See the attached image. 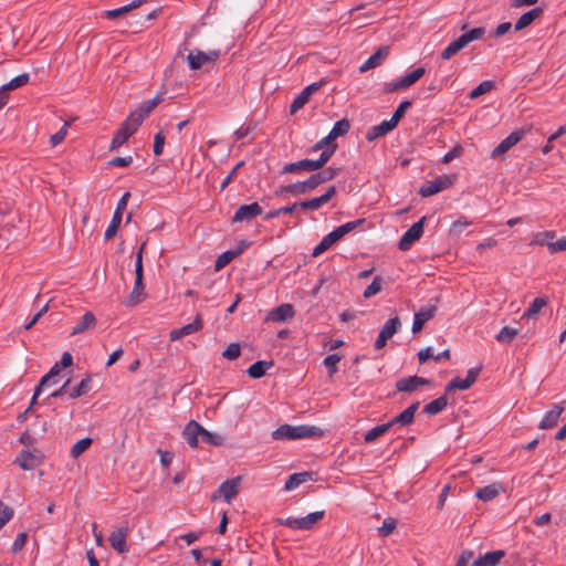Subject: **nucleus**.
Returning <instances> with one entry per match:
<instances>
[{
    "label": "nucleus",
    "instance_id": "f257e3e1",
    "mask_svg": "<svg viewBox=\"0 0 566 566\" xmlns=\"http://www.w3.org/2000/svg\"><path fill=\"white\" fill-rule=\"evenodd\" d=\"M323 430L316 426H291L285 423L280 426L272 432V438L273 440L284 441L306 438H321L323 437Z\"/></svg>",
    "mask_w": 566,
    "mask_h": 566
},
{
    "label": "nucleus",
    "instance_id": "f03ea898",
    "mask_svg": "<svg viewBox=\"0 0 566 566\" xmlns=\"http://www.w3.org/2000/svg\"><path fill=\"white\" fill-rule=\"evenodd\" d=\"M364 222V219H358L355 221L346 222L337 228H335L332 232L323 237L321 242L314 248L312 255L314 258L321 255L325 251H327L334 243L339 241L344 235L352 232L356 229L360 223Z\"/></svg>",
    "mask_w": 566,
    "mask_h": 566
},
{
    "label": "nucleus",
    "instance_id": "7ed1b4c3",
    "mask_svg": "<svg viewBox=\"0 0 566 566\" xmlns=\"http://www.w3.org/2000/svg\"><path fill=\"white\" fill-rule=\"evenodd\" d=\"M325 515V511H316L303 517H286L276 518L279 525L286 526L294 531H310L312 530Z\"/></svg>",
    "mask_w": 566,
    "mask_h": 566
},
{
    "label": "nucleus",
    "instance_id": "20e7f679",
    "mask_svg": "<svg viewBox=\"0 0 566 566\" xmlns=\"http://www.w3.org/2000/svg\"><path fill=\"white\" fill-rule=\"evenodd\" d=\"M146 243H143L136 255L135 263V283L133 291L126 300V305H136L144 300V271H143V252Z\"/></svg>",
    "mask_w": 566,
    "mask_h": 566
},
{
    "label": "nucleus",
    "instance_id": "39448f33",
    "mask_svg": "<svg viewBox=\"0 0 566 566\" xmlns=\"http://www.w3.org/2000/svg\"><path fill=\"white\" fill-rule=\"evenodd\" d=\"M453 177L449 175H441L437 178L427 181L423 184L420 188L418 193L422 198L431 197L440 191H443L452 186L453 184Z\"/></svg>",
    "mask_w": 566,
    "mask_h": 566
},
{
    "label": "nucleus",
    "instance_id": "423d86ee",
    "mask_svg": "<svg viewBox=\"0 0 566 566\" xmlns=\"http://www.w3.org/2000/svg\"><path fill=\"white\" fill-rule=\"evenodd\" d=\"M240 484L241 476H235L224 481L218 486L216 492H213L211 501H217L218 499L223 497L226 502L230 503L238 495Z\"/></svg>",
    "mask_w": 566,
    "mask_h": 566
},
{
    "label": "nucleus",
    "instance_id": "0eeeda50",
    "mask_svg": "<svg viewBox=\"0 0 566 566\" xmlns=\"http://www.w3.org/2000/svg\"><path fill=\"white\" fill-rule=\"evenodd\" d=\"M427 217H422L419 221L415 222L400 238L398 247L401 251H407L411 245L418 241L423 234V226Z\"/></svg>",
    "mask_w": 566,
    "mask_h": 566
},
{
    "label": "nucleus",
    "instance_id": "6e6552de",
    "mask_svg": "<svg viewBox=\"0 0 566 566\" xmlns=\"http://www.w3.org/2000/svg\"><path fill=\"white\" fill-rule=\"evenodd\" d=\"M482 367L470 368L467 371L465 378L455 377L451 379L446 386V392H450L454 389L468 390L476 381Z\"/></svg>",
    "mask_w": 566,
    "mask_h": 566
},
{
    "label": "nucleus",
    "instance_id": "1a4fd4ad",
    "mask_svg": "<svg viewBox=\"0 0 566 566\" xmlns=\"http://www.w3.org/2000/svg\"><path fill=\"white\" fill-rule=\"evenodd\" d=\"M401 327V322L398 316H395L392 318H389L382 328L380 329V333L378 337L375 340V348L381 349L386 346L388 339H390Z\"/></svg>",
    "mask_w": 566,
    "mask_h": 566
},
{
    "label": "nucleus",
    "instance_id": "9d476101",
    "mask_svg": "<svg viewBox=\"0 0 566 566\" xmlns=\"http://www.w3.org/2000/svg\"><path fill=\"white\" fill-rule=\"evenodd\" d=\"M326 83V80L323 78L318 82H314L306 87L303 88V91L294 98L292 102L290 109L291 113L294 114L298 109H301L310 99V97L316 93L324 84Z\"/></svg>",
    "mask_w": 566,
    "mask_h": 566
},
{
    "label": "nucleus",
    "instance_id": "9b49d317",
    "mask_svg": "<svg viewBox=\"0 0 566 566\" xmlns=\"http://www.w3.org/2000/svg\"><path fill=\"white\" fill-rule=\"evenodd\" d=\"M436 312L437 304H428L420 307V310L416 312L413 316V323L411 327L412 333H419L423 325L436 315Z\"/></svg>",
    "mask_w": 566,
    "mask_h": 566
},
{
    "label": "nucleus",
    "instance_id": "f8f14e48",
    "mask_svg": "<svg viewBox=\"0 0 566 566\" xmlns=\"http://www.w3.org/2000/svg\"><path fill=\"white\" fill-rule=\"evenodd\" d=\"M263 212L262 207L258 202H252L250 205L240 206L234 216L232 217V222H243L250 221L253 218L260 216Z\"/></svg>",
    "mask_w": 566,
    "mask_h": 566
},
{
    "label": "nucleus",
    "instance_id": "ddd939ff",
    "mask_svg": "<svg viewBox=\"0 0 566 566\" xmlns=\"http://www.w3.org/2000/svg\"><path fill=\"white\" fill-rule=\"evenodd\" d=\"M430 380L419 376H409L396 381V389L400 392H412L419 387L429 385Z\"/></svg>",
    "mask_w": 566,
    "mask_h": 566
},
{
    "label": "nucleus",
    "instance_id": "4468645a",
    "mask_svg": "<svg viewBox=\"0 0 566 566\" xmlns=\"http://www.w3.org/2000/svg\"><path fill=\"white\" fill-rule=\"evenodd\" d=\"M202 426L196 420H190L182 430V437L191 448H197L201 441Z\"/></svg>",
    "mask_w": 566,
    "mask_h": 566
},
{
    "label": "nucleus",
    "instance_id": "2eb2a0df",
    "mask_svg": "<svg viewBox=\"0 0 566 566\" xmlns=\"http://www.w3.org/2000/svg\"><path fill=\"white\" fill-rule=\"evenodd\" d=\"M523 135V130L512 132L492 150L491 157L497 158L507 153L514 145H516L522 139Z\"/></svg>",
    "mask_w": 566,
    "mask_h": 566
},
{
    "label": "nucleus",
    "instance_id": "dca6fc26",
    "mask_svg": "<svg viewBox=\"0 0 566 566\" xmlns=\"http://www.w3.org/2000/svg\"><path fill=\"white\" fill-rule=\"evenodd\" d=\"M420 402H413L408 408H406L402 412L394 417L388 423L390 428L397 426L399 428L407 427L413 422L415 413L419 408Z\"/></svg>",
    "mask_w": 566,
    "mask_h": 566
},
{
    "label": "nucleus",
    "instance_id": "f3484780",
    "mask_svg": "<svg viewBox=\"0 0 566 566\" xmlns=\"http://www.w3.org/2000/svg\"><path fill=\"white\" fill-rule=\"evenodd\" d=\"M128 527H119L109 535V544L118 554H125L128 552V546L126 545Z\"/></svg>",
    "mask_w": 566,
    "mask_h": 566
},
{
    "label": "nucleus",
    "instance_id": "a211bd4d",
    "mask_svg": "<svg viewBox=\"0 0 566 566\" xmlns=\"http://www.w3.org/2000/svg\"><path fill=\"white\" fill-rule=\"evenodd\" d=\"M295 311L292 304L284 303L269 312L266 319L275 323H282L293 318Z\"/></svg>",
    "mask_w": 566,
    "mask_h": 566
},
{
    "label": "nucleus",
    "instance_id": "6ab92c4d",
    "mask_svg": "<svg viewBox=\"0 0 566 566\" xmlns=\"http://www.w3.org/2000/svg\"><path fill=\"white\" fill-rule=\"evenodd\" d=\"M314 159H302L295 163H290L283 166L282 174H303L316 171Z\"/></svg>",
    "mask_w": 566,
    "mask_h": 566
},
{
    "label": "nucleus",
    "instance_id": "aec40b11",
    "mask_svg": "<svg viewBox=\"0 0 566 566\" xmlns=\"http://www.w3.org/2000/svg\"><path fill=\"white\" fill-rule=\"evenodd\" d=\"M389 54L388 46H380L374 54H371L360 66L359 71L361 73L367 72L382 63V61Z\"/></svg>",
    "mask_w": 566,
    "mask_h": 566
},
{
    "label": "nucleus",
    "instance_id": "412c9836",
    "mask_svg": "<svg viewBox=\"0 0 566 566\" xmlns=\"http://www.w3.org/2000/svg\"><path fill=\"white\" fill-rule=\"evenodd\" d=\"M312 191L311 186L308 185L307 179L304 181H297L294 184H290L286 186H281L276 191V196H283L284 193H291V195H305Z\"/></svg>",
    "mask_w": 566,
    "mask_h": 566
},
{
    "label": "nucleus",
    "instance_id": "4be33fe9",
    "mask_svg": "<svg viewBox=\"0 0 566 566\" xmlns=\"http://www.w3.org/2000/svg\"><path fill=\"white\" fill-rule=\"evenodd\" d=\"M504 556L505 552L502 549L488 552L473 560L470 566H496Z\"/></svg>",
    "mask_w": 566,
    "mask_h": 566
},
{
    "label": "nucleus",
    "instance_id": "5701e85b",
    "mask_svg": "<svg viewBox=\"0 0 566 566\" xmlns=\"http://www.w3.org/2000/svg\"><path fill=\"white\" fill-rule=\"evenodd\" d=\"M544 10L541 7L531 9L523 13L514 24L515 31H521L532 24L537 18L543 14Z\"/></svg>",
    "mask_w": 566,
    "mask_h": 566
},
{
    "label": "nucleus",
    "instance_id": "b1692460",
    "mask_svg": "<svg viewBox=\"0 0 566 566\" xmlns=\"http://www.w3.org/2000/svg\"><path fill=\"white\" fill-rule=\"evenodd\" d=\"M40 462V458L28 450H22L14 461L22 470L27 471L35 469Z\"/></svg>",
    "mask_w": 566,
    "mask_h": 566
},
{
    "label": "nucleus",
    "instance_id": "393cba45",
    "mask_svg": "<svg viewBox=\"0 0 566 566\" xmlns=\"http://www.w3.org/2000/svg\"><path fill=\"white\" fill-rule=\"evenodd\" d=\"M564 411L563 405H554L551 410H548L539 422L541 429H551L557 424V421L560 415Z\"/></svg>",
    "mask_w": 566,
    "mask_h": 566
},
{
    "label": "nucleus",
    "instance_id": "a878e982",
    "mask_svg": "<svg viewBox=\"0 0 566 566\" xmlns=\"http://www.w3.org/2000/svg\"><path fill=\"white\" fill-rule=\"evenodd\" d=\"M395 127L396 125L390 119L382 120L379 125L373 126L368 129L366 134V139L368 142H373L378 137L385 136Z\"/></svg>",
    "mask_w": 566,
    "mask_h": 566
},
{
    "label": "nucleus",
    "instance_id": "bb28decb",
    "mask_svg": "<svg viewBox=\"0 0 566 566\" xmlns=\"http://www.w3.org/2000/svg\"><path fill=\"white\" fill-rule=\"evenodd\" d=\"M312 479H313L312 472L304 471V472L293 473L287 478L285 485H284V490L285 491L295 490L301 484H303L307 481H311Z\"/></svg>",
    "mask_w": 566,
    "mask_h": 566
},
{
    "label": "nucleus",
    "instance_id": "cd10ccee",
    "mask_svg": "<svg viewBox=\"0 0 566 566\" xmlns=\"http://www.w3.org/2000/svg\"><path fill=\"white\" fill-rule=\"evenodd\" d=\"M96 324V317L92 312H86L82 318L74 325L71 331V335L82 334L85 331L94 327Z\"/></svg>",
    "mask_w": 566,
    "mask_h": 566
},
{
    "label": "nucleus",
    "instance_id": "c85d7f7f",
    "mask_svg": "<svg viewBox=\"0 0 566 566\" xmlns=\"http://www.w3.org/2000/svg\"><path fill=\"white\" fill-rule=\"evenodd\" d=\"M133 134L134 132L130 128L122 124L111 142L109 149L115 150L118 147L123 146Z\"/></svg>",
    "mask_w": 566,
    "mask_h": 566
},
{
    "label": "nucleus",
    "instance_id": "c756f323",
    "mask_svg": "<svg viewBox=\"0 0 566 566\" xmlns=\"http://www.w3.org/2000/svg\"><path fill=\"white\" fill-rule=\"evenodd\" d=\"M501 486L497 483H492L490 485H486L484 488L479 489L475 492V496L483 501L489 502L495 499L500 494Z\"/></svg>",
    "mask_w": 566,
    "mask_h": 566
},
{
    "label": "nucleus",
    "instance_id": "7c9ffc66",
    "mask_svg": "<svg viewBox=\"0 0 566 566\" xmlns=\"http://www.w3.org/2000/svg\"><path fill=\"white\" fill-rule=\"evenodd\" d=\"M273 366V361L258 360L248 368V375L253 379L263 377L268 369Z\"/></svg>",
    "mask_w": 566,
    "mask_h": 566
},
{
    "label": "nucleus",
    "instance_id": "2f4dec72",
    "mask_svg": "<svg viewBox=\"0 0 566 566\" xmlns=\"http://www.w3.org/2000/svg\"><path fill=\"white\" fill-rule=\"evenodd\" d=\"M92 390V377L87 375L83 378L77 386H75L72 390L69 391V397L71 399H76L81 396L86 395Z\"/></svg>",
    "mask_w": 566,
    "mask_h": 566
},
{
    "label": "nucleus",
    "instance_id": "473e14b6",
    "mask_svg": "<svg viewBox=\"0 0 566 566\" xmlns=\"http://www.w3.org/2000/svg\"><path fill=\"white\" fill-rule=\"evenodd\" d=\"M448 405V399L446 396H440L437 399L428 402L424 408L423 412L430 416L437 415L441 412Z\"/></svg>",
    "mask_w": 566,
    "mask_h": 566
},
{
    "label": "nucleus",
    "instance_id": "72a5a7b5",
    "mask_svg": "<svg viewBox=\"0 0 566 566\" xmlns=\"http://www.w3.org/2000/svg\"><path fill=\"white\" fill-rule=\"evenodd\" d=\"M161 101V96L156 95L154 98L142 103L134 112L145 119Z\"/></svg>",
    "mask_w": 566,
    "mask_h": 566
},
{
    "label": "nucleus",
    "instance_id": "f704fd0d",
    "mask_svg": "<svg viewBox=\"0 0 566 566\" xmlns=\"http://www.w3.org/2000/svg\"><path fill=\"white\" fill-rule=\"evenodd\" d=\"M350 129V123L347 118H343L340 120H337L333 128L331 129V132L328 133L329 134V138L331 139H336L340 136H344L348 133V130Z\"/></svg>",
    "mask_w": 566,
    "mask_h": 566
},
{
    "label": "nucleus",
    "instance_id": "c9c22d12",
    "mask_svg": "<svg viewBox=\"0 0 566 566\" xmlns=\"http://www.w3.org/2000/svg\"><path fill=\"white\" fill-rule=\"evenodd\" d=\"M390 424L388 422L376 426L364 434L365 442H374L376 439L385 434L387 431H389Z\"/></svg>",
    "mask_w": 566,
    "mask_h": 566
},
{
    "label": "nucleus",
    "instance_id": "e433bc0d",
    "mask_svg": "<svg viewBox=\"0 0 566 566\" xmlns=\"http://www.w3.org/2000/svg\"><path fill=\"white\" fill-rule=\"evenodd\" d=\"M187 61L191 70H199L202 65L207 63L206 52H190L187 56Z\"/></svg>",
    "mask_w": 566,
    "mask_h": 566
},
{
    "label": "nucleus",
    "instance_id": "4c0bfd02",
    "mask_svg": "<svg viewBox=\"0 0 566 566\" xmlns=\"http://www.w3.org/2000/svg\"><path fill=\"white\" fill-rule=\"evenodd\" d=\"M331 176L329 172H326L325 169L321 170V171H317L313 175H311L308 178H307V181H308V185L311 186L312 188V191L314 189H316L319 185L324 184V182H327V181H331Z\"/></svg>",
    "mask_w": 566,
    "mask_h": 566
},
{
    "label": "nucleus",
    "instance_id": "58836bf2",
    "mask_svg": "<svg viewBox=\"0 0 566 566\" xmlns=\"http://www.w3.org/2000/svg\"><path fill=\"white\" fill-rule=\"evenodd\" d=\"M517 334L518 331L516 328L504 326L495 336V339L500 343L511 344Z\"/></svg>",
    "mask_w": 566,
    "mask_h": 566
},
{
    "label": "nucleus",
    "instance_id": "ea45409f",
    "mask_svg": "<svg viewBox=\"0 0 566 566\" xmlns=\"http://www.w3.org/2000/svg\"><path fill=\"white\" fill-rule=\"evenodd\" d=\"M223 441H224V438L222 436H220L218 433L210 432L202 427L201 442L210 444V446L219 447V446L223 444Z\"/></svg>",
    "mask_w": 566,
    "mask_h": 566
},
{
    "label": "nucleus",
    "instance_id": "a19ab883",
    "mask_svg": "<svg viewBox=\"0 0 566 566\" xmlns=\"http://www.w3.org/2000/svg\"><path fill=\"white\" fill-rule=\"evenodd\" d=\"M122 219H123V214H120V212H114L112 220L104 233L105 240H109L116 234V232L120 226Z\"/></svg>",
    "mask_w": 566,
    "mask_h": 566
},
{
    "label": "nucleus",
    "instance_id": "79ce46f5",
    "mask_svg": "<svg viewBox=\"0 0 566 566\" xmlns=\"http://www.w3.org/2000/svg\"><path fill=\"white\" fill-rule=\"evenodd\" d=\"M546 304H547V301L544 297H536L530 304L528 308L523 314V317H527V318L534 317L535 315H537L541 312V310L544 306H546Z\"/></svg>",
    "mask_w": 566,
    "mask_h": 566
},
{
    "label": "nucleus",
    "instance_id": "37998d69",
    "mask_svg": "<svg viewBox=\"0 0 566 566\" xmlns=\"http://www.w3.org/2000/svg\"><path fill=\"white\" fill-rule=\"evenodd\" d=\"M29 78L30 76L28 73L20 74L13 77L11 81H9L7 84L2 85L1 91H11L21 87L29 82Z\"/></svg>",
    "mask_w": 566,
    "mask_h": 566
},
{
    "label": "nucleus",
    "instance_id": "c03bdc74",
    "mask_svg": "<svg viewBox=\"0 0 566 566\" xmlns=\"http://www.w3.org/2000/svg\"><path fill=\"white\" fill-rule=\"evenodd\" d=\"M92 442L93 440L88 437L77 441L71 449V457L74 459L78 458L91 447Z\"/></svg>",
    "mask_w": 566,
    "mask_h": 566
},
{
    "label": "nucleus",
    "instance_id": "a18cd8bd",
    "mask_svg": "<svg viewBox=\"0 0 566 566\" xmlns=\"http://www.w3.org/2000/svg\"><path fill=\"white\" fill-rule=\"evenodd\" d=\"M493 87H494V82L493 81H489V80L488 81H483L475 88H473L470 92L469 97L471 99L478 98L479 96L490 92Z\"/></svg>",
    "mask_w": 566,
    "mask_h": 566
},
{
    "label": "nucleus",
    "instance_id": "49530a36",
    "mask_svg": "<svg viewBox=\"0 0 566 566\" xmlns=\"http://www.w3.org/2000/svg\"><path fill=\"white\" fill-rule=\"evenodd\" d=\"M203 327V322L200 315H197L196 318L185 326L180 327L182 336L191 335L199 332Z\"/></svg>",
    "mask_w": 566,
    "mask_h": 566
},
{
    "label": "nucleus",
    "instance_id": "de8ad7c7",
    "mask_svg": "<svg viewBox=\"0 0 566 566\" xmlns=\"http://www.w3.org/2000/svg\"><path fill=\"white\" fill-rule=\"evenodd\" d=\"M336 149H337V146H331L328 148L322 149L319 157L314 160V164L316 165L317 170L323 168L326 165V163L335 154Z\"/></svg>",
    "mask_w": 566,
    "mask_h": 566
},
{
    "label": "nucleus",
    "instance_id": "09e8293b",
    "mask_svg": "<svg viewBox=\"0 0 566 566\" xmlns=\"http://www.w3.org/2000/svg\"><path fill=\"white\" fill-rule=\"evenodd\" d=\"M235 258H237L235 252H233L232 249L224 251L217 258L216 263H214V269L217 271L223 269Z\"/></svg>",
    "mask_w": 566,
    "mask_h": 566
},
{
    "label": "nucleus",
    "instance_id": "8fccbe9b",
    "mask_svg": "<svg viewBox=\"0 0 566 566\" xmlns=\"http://www.w3.org/2000/svg\"><path fill=\"white\" fill-rule=\"evenodd\" d=\"M382 289V279L380 276L374 277L373 282L365 289L364 297L370 298L371 296L378 294Z\"/></svg>",
    "mask_w": 566,
    "mask_h": 566
},
{
    "label": "nucleus",
    "instance_id": "3c124183",
    "mask_svg": "<svg viewBox=\"0 0 566 566\" xmlns=\"http://www.w3.org/2000/svg\"><path fill=\"white\" fill-rule=\"evenodd\" d=\"M342 357L338 354H331L324 358V366L327 368L329 376H333L337 373V364L340 361Z\"/></svg>",
    "mask_w": 566,
    "mask_h": 566
},
{
    "label": "nucleus",
    "instance_id": "603ef678",
    "mask_svg": "<svg viewBox=\"0 0 566 566\" xmlns=\"http://www.w3.org/2000/svg\"><path fill=\"white\" fill-rule=\"evenodd\" d=\"M555 237L556 233L554 231L539 232L535 235L533 243L538 245H546L548 248L549 243H554Z\"/></svg>",
    "mask_w": 566,
    "mask_h": 566
},
{
    "label": "nucleus",
    "instance_id": "864d4df0",
    "mask_svg": "<svg viewBox=\"0 0 566 566\" xmlns=\"http://www.w3.org/2000/svg\"><path fill=\"white\" fill-rule=\"evenodd\" d=\"M412 103L410 101H402L396 111L394 112L390 120L397 126L399 120L403 117L405 113L408 108H410Z\"/></svg>",
    "mask_w": 566,
    "mask_h": 566
},
{
    "label": "nucleus",
    "instance_id": "5fc2aeb1",
    "mask_svg": "<svg viewBox=\"0 0 566 566\" xmlns=\"http://www.w3.org/2000/svg\"><path fill=\"white\" fill-rule=\"evenodd\" d=\"M300 209L304 210H318L322 206H324L322 199L319 197L302 200L297 202Z\"/></svg>",
    "mask_w": 566,
    "mask_h": 566
},
{
    "label": "nucleus",
    "instance_id": "6e6d98bb",
    "mask_svg": "<svg viewBox=\"0 0 566 566\" xmlns=\"http://www.w3.org/2000/svg\"><path fill=\"white\" fill-rule=\"evenodd\" d=\"M240 345L237 343H231L222 353V357L229 360H234L240 356Z\"/></svg>",
    "mask_w": 566,
    "mask_h": 566
},
{
    "label": "nucleus",
    "instance_id": "4d7b16f0",
    "mask_svg": "<svg viewBox=\"0 0 566 566\" xmlns=\"http://www.w3.org/2000/svg\"><path fill=\"white\" fill-rule=\"evenodd\" d=\"M143 120L144 118L136 114V112H132L123 124L135 133L142 125Z\"/></svg>",
    "mask_w": 566,
    "mask_h": 566
},
{
    "label": "nucleus",
    "instance_id": "13d9d810",
    "mask_svg": "<svg viewBox=\"0 0 566 566\" xmlns=\"http://www.w3.org/2000/svg\"><path fill=\"white\" fill-rule=\"evenodd\" d=\"M13 510L0 501V530L12 518Z\"/></svg>",
    "mask_w": 566,
    "mask_h": 566
},
{
    "label": "nucleus",
    "instance_id": "bf43d9fd",
    "mask_svg": "<svg viewBox=\"0 0 566 566\" xmlns=\"http://www.w3.org/2000/svg\"><path fill=\"white\" fill-rule=\"evenodd\" d=\"M459 51H461L460 44H458L457 39L453 40L449 45L441 52L442 60H449L453 55H455Z\"/></svg>",
    "mask_w": 566,
    "mask_h": 566
},
{
    "label": "nucleus",
    "instance_id": "052dcab7",
    "mask_svg": "<svg viewBox=\"0 0 566 566\" xmlns=\"http://www.w3.org/2000/svg\"><path fill=\"white\" fill-rule=\"evenodd\" d=\"M485 32H486V29L484 27H476V28H473V29L464 32V35L471 43L473 41L481 40L484 36Z\"/></svg>",
    "mask_w": 566,
    "mask_h": 566
},
{
    "label": "nucleus",
    "instance_id": "680f3d73",
    "mask_svg": "<svg viewBox=\"0 0 566 566\" xmlns=\"http://www.w3.org/2000/svg\"><path fill=\"white\" fill-rule=\"evenodd\" d=\"M396 528V521L394 518H386L382 525L378 528V532L381 536H389L394 530Z\"/></svg>",
    "mask_w": 566,
    "mask_h": 566
},
{
    "label": "nucleus",
    "instance_id": "e2e57ef3",
    "mask_svg": "<svg viewBox=\"0 0 566 566\" xmlns=\"http://www.w3.org/2000/svg\"><path fill=\"white\" fill-rule=\"evenodd\" d=\"M27 539H28L27 533H24V532L19 533L11 546L12 553L13 554L19 553L25 546Z\"/></svg>",
    "mask_w": 566,
    "mask_h": 566
},
{
    "label": "nucleus",
    "instance_id": "0e129e2a",
    "mask_svg": "<svg viewBox=\"0 0 566 566\" xmlns=\"http://www.w3.org/2000/svg\"><path fill=\"white\" fill-rule=\"evenodd\" d=\"M69 123H64V125L51 136L50 142L52 146H56L62 143L67 133Z\"/></svg>",
    "mask_w": 566,
    "mask_h": 566
},
{
    "label": "nucleus",
    "instance_id": "69168bd1",
    "mask_svg": "<svg viewBox=\"0 0 566 566\" xmlns=\"http://www.w3.org/2000/svg\"><path fill=\"white\" fill-rule=\"evenodd\" d=\"M165 139L166 138L163 132H159L155 135L153 151L156 156H160L163 154Z\"/></svg>",
    "mask_w": 566,
    "mask_h": 566
},
{
    "label": "nucleus",
    "instance_id": "338daca9",
    "mask_svg": "<svg viewBox=\"0 0 566 566\" xmlns=\"http://www.w3.org/2000/svg\"><path fill=\"white\" fill-rule=\"evenodd\" d=\"M334 142H335L334 139L329 138V134H328L327 136H325L324 138L318 140L316 144H314L311 147V150L312 151H317V150H321V149L328 148L331 146H337Z\"/></svg>",
    "mask_w": 566,
    "mask_h": 566
},
{
    "label": "nucleus",
    "instance_id": "774afa93",
    "mask_svg": "<svg viewBox=\"0 0 566 566\" xmlns=\"http://www.w3.org/2000/svg\"><path fill=\"white\" fill-rule=\"evenodd\" d=\"M548 250L551 253H557L562 251H566V235L560 239L554 241V243L548 244Z\"/></svg>",
    "mask_w": 566,
    "mask_h": 566
}]
</instances>
